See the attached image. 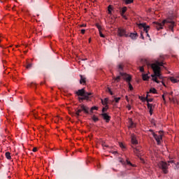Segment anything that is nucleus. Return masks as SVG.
Returning <instances> with one entry per match:
<instances>
[{"mask_svg": "<svg viewBox=\"0 0 179 179\" xmlns=\"http://www.w3.org/2000/svg\"><path fill=\"white\" fill-rule=\"evenodd\" d=\"M145 62L148 66L151 68L154 72V74L151 76L153 82H156V83H160V81L157 80V78H159V79H163V77L160 73V66H163V65H164V63H163V62H159V60H157L155 63L151 64L148 63L147 61H145Z\"/></svg>", "mask_w": 179, "mask_h": 179, "instance_id": "nucleus-1", "label": "nucleus"}, {"mask_svg": "<svg viewBox=\"0 0 179 179\" xmlns=\"http://www.w3.org/2000/svg\"><path fill=\"white\" fill-rule=\"evenodd\" d=\"M152 24L154 25V27H155L157 30H161L162 29H163V26L167 24V26L169 27V29L171 30V31H174V26H176L174 21H171L170 20H164L161 23L153 22Z\"/></svg>", "mask_w": 179, "mask_h": 179, "instance_id": "nucleus-2", "label": "nucleus"}, {"mask_svg": "<svg viewBox=\"0 0 179 179\" xmlns=\"http://www.w3.org/2000/svg\"><path fill=\"white\" fill-rule=\"evenodd\" d=\"M117 69H118V72H120V76H122L123 79H124V80H126V82H131L132 77H131V76H129L125 73L121 72L124 69V66H122V64H119L117 66Z\"/></svg>", "mask_w": 179, "mask_h": 179, "instance_id": "nucleus-3", "label": "nucleus"}, {"mask_svg": "<svg viewBox=\"0 0 179 179\" xmlns=\"http://www.w3.org/2000/svg\"><path fill=\"white\" fill-rule=\"evenodd\" d=\"M158 166L159 169H162L164 174H167L169 173V170L167 169H169V166H170V164H167V162L162 161L158 164Z\"/></svg>", "mask_w": 179, "mask_h": 179, "instance_id": "nucleus-4", "label": "nucleus"}, {"mask_svg": "<svg viewBox=\"0 0 179 179\" xmlns=\"http://www.w3.org/2000/svg\"><path fill=\"white\" fill-rule=\"evenodd\" d=\"M89 110H90L89 107H87V106H86L85 105H82L81 106V109H78L76 112V118L79 117V116L80 115V113L83 112V111H84V113L85 114H89Z\"/></svg>", "mask_w": 179, "mask_h": 179, "instance_id": "nucleus-5", "label": "nucleus"}, {"mask_svg": "<svg viewBox=\"0 0 179 179\" xmlns=\"http://www.w3.org/2000/svg\"><path fill=\"white\" fill-rule=\"evenodd\" d=\"M150 132H152V135L154 136L155 141L157 142V145H160V143H162V139H163V135H157L153 132V130H150Z\"/></svg>", "mask_w": 179, "mask_h": 179, "instance_id": "nucleus-6", "label": "nucleus"}, {"mask_svg": "<svg viewBox=\"0 0 179 179\" xmlns=\"http://www.w3.org/2000/svg\"><path fill=\"white\" fill-rule=\"evenodd\" d=\"M139 29H143L144 31H145L148 37H150L149 36V34L148 31H149V29H150V27L149 25H146V23H140L138 24Z\"/></svg>", "mask_w": 179, "mask_h": 179, "instance_id": "nucleus-7", "label": "nucleus"}, {"mask_svg": "<svg viewBox=\"0 0 179 179\" xmlns=\"http://www.w3.org/2000/svg\"><path fill=\"white\" fill-rule=\"evenodd\" d=\"M117 34L120 37H129V35L127 34V31L122 28H119L117 29Z\"/></svg>", "mask_w": 179, "mask_h": 179, "instance_id": "nucleus-8", "label": "nucleus"}, {"mask_svg": "<svg viewBox=\"0 0 179 179\" xmlns=\"http://www.w3.org/2000/svg\"><path fill=\"white\" fill-rule=\"evenodd\" d=\"M89 96H92V93H86L85 96H81V97H78L80 103H82L83 100H89Z\"/></svg>", "mask_w": 179, "mask_h": 179, "instance_id": "nucleus-9", "label": "nucleus"}, {"mask_svg": "<svg viewBox=\"0 0 179 179\" xmlns=\"http://www.w3.org/2000/svg\"><path fill=\"white\" fill-rule=\"evenodd\" d=\"M86 93H91V92H86L85 90V88H83L81 90H78L76 92L77 96H86Z\"/></svg>", "mask_w": 179, "mask_h": 179, "instance_id": "nucleus-10", "label": "nucleus"}, {"mask_svg": "<svg viewBox=\"0 0 179 179\" xmlns=\"http://www.w3.org/2000/svg\"><path fill=\"white\" fill-rule=\"evenodd\" d=\"M101 115L106 122H110V120H111V117H110L107 113H102L101 114Z\"/></svg>", "mask_w": 179, "mask_h": 179, "instance_id": "nucleus-11", "label": "nucleus"}, {"mask_svg": "<svg viewBox=\"0 0 179 179\" xmlns=\"http://www.w3.org/2000/svg\"><path fill=\"white\" fill-rule=\"evenodd\" d=\"M131 143L133 145H138V140H136V136L134 135L131 136Z\"/></svg>", "mask_w": 179, "mask_h": 179, "instance_id": "nucleus-12", "label": "nucleus"}, {"mask_svg": "<svg viewBox=\"0 0 179 179\" xmlns=\"http://www.w3.org/2000/svg\"><path fill=\"white\" fill-rule=\"evenodd\" d=\"M132 40H136L138 38V34L131 33L129 36Z\"/></svg>", "mask_w": 179, "mask_h": 179, "instance_id": "nucleus-13", "label": "nucleus"}, {"mask_svg": "<svg viewBox=\"0 0 179 179\" xmlns=\"http://www.w3.org/2000/svg\"><path fill=\"white\" fill-rule=\"evenodd\" d=\"M169 80H171V82H172V83H178V80H177V78H175L174 77H169Z\"/></svg>", "mask_w": 179, "mask_h": 179, "instance_id": "nucleus-14", "label": "nucleus"}, {"mask_svg": "<svg viewBox=\"0 0 179 179\" xmlns=\"http://www.w3.org/2000/svg\"><path fill=\"white\" fill-rule=\"evenodd\" d=\"M108 103V98H105L104 100L101 99V103L103 106H107Z\"/></svg>", "mask_w": 179, "mask_h": 179, "instance_id": "nucleus-15", "label": "nucleus"}, {"mask_svg": "<svg viewBox=\"0 0 179 179\" xmlns=\"http://www.w3.org/2000/svg\"><path fill=\"white\" fill-rule=\"evenodd\" d=\"M149 97V92H148L147 94V96L145 97V101H147V103H152V101H153V99L152 98H148Z\"/></svg>", "mask_w": 179, "mask_h": 179, "instance_id": "nucleus-16", "label": "nucleus"}, {"mask_svg": "<svg viewBox=\"0 0 179 179\" xmlns=\"http://www.w3.org/2000/svg\"><path fill=\"white\" fill-rule=\"evenodd\" d=\"M80 83L82 85L83 83H86V78H83V76L80 75Z\"/></svg>", "mask_w": 179, "mask_h": 179, "instance_id": "nucleus-17", "label": "nucleus"}, {"mask_svg": "<svg viewBox=\"0 0 179 179\" xmlns=\"http://www.w3.org/2000/svg\"><path fill=\"white\" fill-rule=\"evenodd\" d=\"M129 128H134L135 127V123L133 122L132 119H129Z\"/></svg>", "mask_w": 179, "mask_h": 179, "instance_id": "nucleus-18", "label": "nucleus"}, {"mask_svg": "<svg viewBox=\"0 0 179 179\" xmlns=\"http://www.w3.org/2000/svg\"><path fill=\"white\" fill-rule=\"evenodd\" d=\"M127 7H123V8H122L121 12H120V15H124V14H125V12H127Z\"/></svg>", "mask_w": 179, "mask_h": 179, "instance_id": "nucleus-19", "label": "nucleus"}, {"mask_svg": "<svg viewBox=\"0 0 179 179\" xmlns=\"http://www.w3.org/2000/svg\"><path fill=\"white\" fill-rule=\"evenodd\" d=\"M134 152L135 154H136V156H138V157H139V156L141 155V153H140L141 151H139V149L134 148Z\"/></svg>", "mask_w": 179, "mask_h": 179, "instance_id": "nucleus-20", "label": "nucleus"}, {"mask_svg": "<svg viewBox=\"0 0 179 179\" xmlns=\"http://www.w3.org/2000/svg\"><path fill=\"white\" fill-rule=\"evenodd\" d=\"M6 159H8V160H10V159H12V157H10V152H6Z\"/></svg>", "mask_w": 179, "mask_h": 179, "instance_id": "nucleus-21", "label": "nucleus"}, {"mask_svg": "<svg viewBox=\"0 0 179 179\" xmlns=\"http://www.w3.org/2000/svg\"><path fill=\"white\" fill-rule=\"evenodd\" d=\"M113 80H115V82H120V80H121V76L113 77Z\"/></svg>", "mask_w": 179, "mask_h": 179, "instance_id": "nucleus-22", "label": "nucleus"}, {"mask_svg": "<svg viewBox=\"0 0 179 179\" xmlns=\"http://www.w3.org/2000/svg\"><path fill=\"white\" fill-rule=\"evenodd\" d=\"M124 1L126 5H129V3H132L134 2V0H124Z\"/></svg>", "mask_w": 179, "mask_h": 179, "instance_id": "nucleus-23", "label": "nucleus"}, {"mask_svg": "<svg viewBox=\"0 0 179 179\" xmlns=\"http://www.w3.org/2000/svg\"><path fill=\"white\" fill-rule=\"evenodd\" d=\"M143 80H149V76H148V74L143 75Z\"/></svg>", "mask_w": 179, "mask_h": 179, "instance_id": "nucleus-24", "label": "nucleus"}, {"mask_svg": "<svg viewBox=\"0 0 179 179\" xmlns=\"http://www.w3.org/2000/svg\"><path fill=\"white\" fill-rule=\"evenodd\" d=\"M150 93H153V94H156V93H157V90H156L155 88H151L150 90Z\"/></svg>", "mask_w": 179, "mask_h": 179, "instance_id": "nucleus-25", "label": "nucleus"}, {"mask_svg": "<svg viewBox=\"0 0 179 179\" xmlns=\"http://www.w3.org/2000/svg\"><path fill=\"white\" fill-rule=\"evenodd\" d=\"M127 82L128 83L129 90H134V87H132V85L130 83L131 81H127Z\"/></svg>", "mask_w": 179, "mask_h": 179, "instance_id": "nucleus-26", "label": "nucleus"}, {"mask_svg": "<svg viewBox=\"0 0 179 179\" xmlns=\"http://www.w3.org/2000/svg\"><path fill=\"white\" fill-rule=\"evenodd\" d=\"M92 118L94 122H97V121H99V117H96V115H94L92 116Z\"/></svg>", "mask_w": 179, "mask_h": 179, "instance_id": "nucleus-27", "label": "nucleus"}, {"mask_svg": "<svg viewBox=\"0 0 179 179\" xmlns=\"http://www.w3.org/2000/svg\"><path fill=\"white\" fill-rule=\"evenodd\" d=\"M107 110H108V105H106L105 108H103L102 109V113H106V111H107Z\"/></svg>", "mask_w": 179, "mask_h": 179, "instance_id": "nucleus-28", "label": "nucleus"}, {"mask_svg": "<svg viewBox=\"0 0 179 179\" xmlns=\"http://www.w3.org/2000/svg\"><path fill=\"white\" fill-rule=\"evenodd\" d=\"M111 10H113V7L111 6V5L108 6V14L111 15Z\"/></svg>", "mask_w": 179, "mask_h": 179, "instance_id": "nucleus-29", "label": "nucleus"}, {"mask_svg": "<svg viewBox=\"0 0 179 179\" xmlns=\"http://www.w3.org/2000/svg\"><path fill=\"white\" fill-rule=\"evenodd\" d=\"M31 66H33L32 64H28L26 66L27 69H31Z\"/></svg>", "mask_w": 179, "mask_h": 179, "instance_id": "nucleus-30", "label": "nucleus"}, {"mask_svg": "<svg viewBox=\"0 0 179 179\" xmlns=\"http://www.w3.org/2000/svg\"><path fill=\"white\" fill-rule=\"evenodd\" d=\"M147 107L148 108V110H152V103H147Z\"/></svg>", "mask_w": 179, "mask_h": 179, "instance_id": "nucleus-31", "label": "nucleus"}, {"mask_svg": "<svg viewBox=\"0 0 179 179\" xmlns=\"http://www.w3.org/2000/svg\"><path fill=\"white\" fill-rule=\"evenodd\" d=\"M94 110H96L97 111V110H99V107L96 106H92L91 108V111H93Z\"/></svg>", "mask_w": 179, "mask_h": 179, "instance_id": "nucleus-32", "label": "nucleus"}, {"mask_svg": "<svg viewBox=\"0 0 179 179\" xmlns=\"http://www.w3.org/2000/svg\"><path fill=\"white\" fill-rule=\"evenodd\" d=\"M101 145L103 148H108V145L106 144V142H102Z\"/></svg>", "mask_w": 179, "mask_h": 179, "instance_id": "nucleus-33", "label": "nucleus"}, {"mask_svg": "<svg viewBox=\"0 0 179 179\" xmlns=\"http://www.w3.org/2000/svg\"><path fill=\"white\" fill-rule=\"evenodd\" d=\"M97 29H99V31H101V26L99 24H96Z\"/></svg>", "mask_w": 179, "mask_h": 179, "instance_id": "nucleus-34", "label": "nucleus"}, {"mask_svg": "<svg viewBox=\"0 0 179 179\" xmlns=\"http://www.w3.org/2000/svg\"><path fill=\"white\" fill-rule=\"evenodd\" d=\"M120 100H121L120 97L115 98V103H119Z\"/></svg>", "mask_w": 179, "mask_h": 179, "instance_id": "nucleus-35", "label": "nucleus"}, {"mask_svg": "<svg viewBox=\"0 0 179 179\" xmlns=\"http://www.w3.org/2000/svg\"><path fill=\"white\" fill-rule=\"evenodd\" d=\"M176 167H175V170H179V163L177 162V164H175Z\"/></svg>", "mask_w": 179, "mask_h": 179, "instance_id": "nucleus-36", "label": "nucleus"}, {"mask_svg": "<svg viewBox=\"0 0 179 179\" xmlns=\"http://www.w3.org/2000/svg\"><path fill=\"white\" fill-rule=\"evenodd\" d=\"M99 36H100V37H102L103 38H104V37H106V36H104V34H103L101 31H99Z\"/></svg>", "mask_w": 179, "mask_h": 179, "instance_id": "nucleus-37", "label": "nucleus"}, {"mask_svg": "<svg viewBox=\"0 0 179 179\" xmlns=\"http://www.w3.org/2000/svg\"><path fill=\"white\" fill-rule=\"evenodd\" d=\"M120 163H122V164H125V162L122 158L120 159Z\"/></svg>", "mask_w": 179, "mask_h": 179, "instance_id": "nucleus-38", "label": "nucleus"}, {"mask_svg": "<svg viewBox=\"0 0 179 179\" xmlns=\"http://www.w3.org/2000/svg\"><path fill=\"white\" fill-rule=\"evenodd\" d=\"M145 71V69L143 68V66H140V72H144Z\"/></svg>", "mask_w": 179, "mask_h": 179, "instance_id": "nucleus-39", "label": "nucleus"}, {"mask_svg": "<svg viewBox=\"0 0 179 179\" xmlns=\"http://www.w3.org/2000/svg\"><path fill=\"white\" fill-rule=\"evenodd\" d=\"M139 99H140V100H142V101H146V98H145V97L139 96Z\"/></svg>", "mask_w": 179, "mask_h": 179, "instance_id": "nucleus-40", "label": "nucleus"}, {"mask_svg": "<svg viewBox=\"0 0 179 179\" xmlns=\"http://www.w3.org/2000/svg\"><path fill=\"white\" fill-rule=\"evenodd\" d=\"M127 164H129V166H134L132 165V163H131V162H129L128 159H127Z\"/></svg>", "mask_w": 179, "mask_h": 179, "instance_id": "nucleus-41", "label": "nucleus"}, {"mask_svg": "<svg viewBox=\"0 0 179 179\" xmlns=\"http://www.w3.org/2000/svg\"><path fill=\"white\" fill-rule=\"evenodd\" d=\"M81 33H82V34H85V33H86V30L81 29Z\"/></svg>", "mask_w": 179, "mask_h": 179, "instance_id": "nucleus-42", "label": "nucleus"}, {"mask_svg": "<svg viewBox=\"0 0 179 179\" xmlns=\"http://www.w3.org/2000/svg\"><path fill=\"white\" fill-rule=\"evenodd\" d=\"M141 38L143 40H145V37L143 36V34H141Z\"/></svg>", "mask_w": 179, "mask_h": 179, "instance_id": "nucleus-43", "label": "nucleus"}, {"mask_svg": "<svg viewBox=\"0 0 179 179\" xmlns=\"http://www.w3.org/2000/svg\"><path fill=\"white\" fill-rule=\"evenodd\" d=\"M120 148H125V146H124V144H122V143H120Z\"/></svg>", "mask_w": 179, "mask_h": 179, "instance_id": "nucleus-44", "label": "nucleus"}, {"mask_svg": "<svg viewBox=\"0 0 179 179\" xmlns=\"http://www.w3.org/2000/svg\"><path fill=\"white\" fill-rule=\"evenodd\" d=\"M127 108H128V110H131V105H127Z\"/></svg>", "mask_w": 179, "mask_h": 179, "instance_id": "nucleus-45", "label": "nucleus"}, {"mask_svg": "<svg viewBox=\"0 0 179 179\" xmlns=\"http://www.w3.org/2000/svg\"><path fill=\"white\" fill-rule=\"evenodd\" d=\"M32 152H37V148H34Z\"/></svg>", "mask_w": 179, "mask_h": 179, "instance_id": "nucleus-46", "label": "nucleus"}, {"mask_svg": "<svg viewBox=\"0 0 179 179\" xmlns=\"http://www.w3.org/2000/svg\"><path fill=\"white\" fill-rule=\"evenodd\" d=\"M80 27H86V24H83L80 25Z\"/></svg>", "mask_w": 179, "mask_h": 179, "instance_id": "nucleus-47", "label": "nucleus"}, {"mask_svg": "<svg viewBox=\"0 0 179 179\" xmlns=\"http://www.w3.org/2000/svg\"><path fill=\"white\" fill-rule=\"evenodd\" d=\"M107 92H108V93H110V92H111V89L110 87L107 88Z\"/></svg>", "mask_w": 179, "mask_h": 179, "instance_id": "nucleus-48", "label": "nucleus"}, {"mask_svg": "<svg viewBox=\"0 0 179 179\" xmlns=\"http://www.w3.org/2000/svg\"><path fill=\"white\" fill-rule=\"evenodd\" d=\"M152 113H153V109L150 110V115H152Z\"/></svg>", "mask_w": 179, "mask_h": 179, "instance_id": "nucleus-49", "label": "nucleus"}, {"mask_svg": "<svg viewBox=\"0 0 179 179\" xmlns=\"http://www.w3.org/2000/svg\"><path fill=\"white\" fill-rule=\"evenodd\" d=\"M122 17L124 19H127V16H126L124 14H123V15H122Z\"/></svg>", "mask_w": 179, "mask_h": 179, "instance_id": "nucleus-50", "label": "nucleus"}, {"mask_svg": "<svg viewBox=\"0 0 179 179\" xmlns=\"http://www.w3.org/2000/svg\"><path fill=\"white\" fill-rule=\"evenodd\" d=\"M162 99H163L164 101H166V98H164V94L162 95Z\"/></svg>", "mask_w": 179, "mask_h": 179, "instance_id": "nucleus-51", "label": "nucleus"}, {"mask_svg": "<svg viewBox=\"0 0 179 179\" xmlns=\"http://www.w3.org/2000/svg\"><path fill=\"white\" fill-rule=\"evenodd\" d=\"M126 100L127 101L129 102V99L128 98V96H126Z\"/></svg>", "mask_w": 179, "mask_h": 179, "instance_id": "nucleus-52", "label": "nucleus"}, {"mask_svg": "<svg viewBox=\"0 0 179 179\" xmlns=\"http://www.w3.org/2000/svg\"><path fill=\"white\" fill-rule=\"evenodd\" d=\"M31 86L33 87V86H36V83H32L31 84Z\"/></svg>", "mask_w": 179, "mask_h": 179, "instance_id": "nucleus-53", "label": "nucleus"}, {"mask_svg": "<svg viewBox=\"0 0 179 179\" xmlns=\"http://www.w3.org/2000/svg\"><path fill=\"white\" fill-rule=\"evenodd\" d=\"M88 114H90V115H92L93 114V110L92 111H89V113Z\"/></svg>", "mask_w": 179, "mask_h": 179, "instance_id": "nucleus-54", "label": "nucleus"}, {"mask_svg": "<svg viewBox=\"0 0 179 179\" xmlns=\"http://www.w3.org/2000/svg\"><path fill=\"white\" fill-rule=\"evenodd\" d=\"M168 163H174L173 160L169 161Z\"/></svg>", "mask_w": 179, "mask_h": 179, "instance_id": "nucleus-55", "label": "nucleus"}, {"mask_svg": "<svg viewBox=\"0 0 179 179\" xmlns=\"http://www.w3.org/2000/svg\"><path fill=\"white\" fill-rule=\"evenodd\" d=\"M109 93H110V94L111 96H113V95L114 94V93H113L112 91H110Z\"/></svg>", "mask_w": 179, "mask_h": 179, "instance_id": "nucleus-56", "label": "nucleus"}, {"mask_svg": "<svg viewBox=\"0 0 179 179\" xmlns=\"http://www.w3.org/2000/svg\"><path fill=\"white\" fill-rule=\"evenodd\" d=\"M162 85H163L164 86H166V85L164 84V82H162Z\"/></svg>", "mask_w": 179, "mask_h": 179, "instance_id": "nucleus-57", "label": "nucleus"}, {"mask_svg": "<svg viewBox=\"0 0 179 179\" xmlns=\"http://www.w3.org/2000/svg\"><path fill=\"white\" fill-rule=\"evenodd\" d=\"M169 94H170L171 96H172L173 92H170Z\"/></svg>", "mask_w": 179, "mask_h": 179, "instance_id": "nucleus-58", "label": "nucleus"}, {"mask_svg": "<svg viewBox=\"0 0 179 179\" xmlns=\"http://www.w3.org/2000/svg\"><path fill=\"white\" fill-rule=\"evenodd\" d=\"M91 40H92L91 38L89 39V43H90Z\"/></svg>", "mask_w": 179, "mask_h": 179, "instance_id": "nucleus-59", "label": "nucleus"}, {"mask_svg": "<svg viewBox=\"0 0 179 179\" xmlns=\"http://www.w3.org/2000/svg\"><path fill=\"white\" fill-rule=\"evenodd\" d=\"M83 61H86V59H83Z\"/></svg>", "mask_w": 179, "mask_h": 179, "instance_id": "nucleus-60", "label": "nucleus"}, {"mask_svg": "<svg viewBox=\"0 0 179 179\" xmlns=\"http://www.w3.org/2000/svg\"><path fill=\"white\" fill-rule=\"evenodd\" d=\"M141 160L142 162H144V161H143V159H141Z\"/></svg>", "mask_w": 179, "mask_h": 179, "instance_id": "nucleus-61", "label": "nucleus"}, {"mask_svg": "<svg viewBox=\"0 0 179 179\" xmlns=\"http://www.w3.org/2000/svg\"><path fill=\"white\" fill-rule=\"evenodd\" d=\"M0 43H1V40H0Z\"/></svg>", "mask_w": 179, "mask_h": 179, "instance_id": "nucleus-62", "label": "nucleus"}]
</instances>
